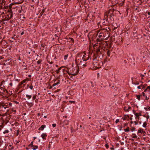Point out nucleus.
<instances>
[{"label": "nucleus", "mask_w": 150, "mask_h": 150, "mask_svg": "<svg viewBox=\"0 0 150 150\" xmlns=\"http://www.w3.org/2000/svg\"><path fill=\"white\" fill-rule=\"evenodd\" d=\"M114 9H110L109 12H106L105 13L104 20L108 21V23H112L114 21L113 18L112 17V13L110 12L114 11Z\"/></svg>", "instance_id": "nucleus-1"}, {"label": "nucleus", "mask_w": 150, "mask_h": 150, "mask_svg": "<svg viewBox=\"0 0 150 150\" xmlns=\"http://www.w3.org/2000/svg\"><path fill=\"white\" fill-rule=\"evenodd\" d=\"M8 14L6 15L5 16H4L3 18H4L3 19V21H8L12 18L13 17V11L11 9H9L8 10Z\"/></svg>", "instance_id": "nucleus-2"}, {"label": "nucleus", "mask_w": 150, "mask_h": 150, "mask_svg": "<svg viewBox=\"0 0 150 150\" xmlns=\"http://www.w3.org/2000/svg\"><path fill=\"white\" fill-rule=\"evenodd\" d=\"M69 75H72L73 76H75L77 75L78 73L79 72V69L74 68L72 71L71 72H70L69 71H66Z\"/></svg>", "instance_id": "nucleus-3"}, {"label": "nucleus", "mask_w": 150, "mask_h": 150, "mask_svg": "<svg viewBox=\"0 0 150 150\" xmlns=\"http://www.w3.org/2000/svg\"><path fill=\"white\" fill-rule=\"evenodd\" d=\"M8 107L7 106V105H0V111L1 112V113H3L5 112V113L7 112L8 110H6V109Z\"/></svg>", "instance_id": "nucleus-4"}, {"label": "nucleus", "mask_w": 150, "mask_h": 150, "mask_svg": "<svg viewBox=\"0 0 150 150\" xmlns=\"http://www.w3.org/2000/svg\"><path fill=\"white\" fill-rule=\"evenodd\" d=\"M78 69L83 68L86 66V63L85 62L82 61H81L77 64Z\"/></svg>", "instance_id": "nucleus-5"}, {"label": "nucleus", "mask_w": 150, "mask_h": 150, "mask_svg": "<svg viewBox=\"0 0 150 150\" xmlns=\"http://www.w3.org/2000/svg\"><path fill=\"white\" fill-rule=\"evenodd\" d=\"M80 54L82 55V61H83L85 62L88 60L89 59L88 56L85 54L84 53H82L81 54Z\"/></svg>", "instance_id": "nucleus-6"}, {"label": "nucleus", "mask_w": 150, "mask_h": 150, "mask_svg": "<svg viewBox=\"0 0 150 150\" xmlns=\"http://www.w3.org/2000/svg\"><path fill=\"white\" fill-rule=\"evenodd\" d=\"M82 56V55L80 54H77L76 59V62L77 64L79 62H80L81 61H82L80 57Z\"/></svg>", "instance_id": "nucleus-7"}, {"label": "nucleus", "mask_w": 150, "mask_h": 150, "mask_svg": "<svg viewBox=\"0 0 150 150\" xmlns=\"http://www.w3.org/2000/svg\"><path fill=\"white\" fill-rule=\"evenodd\" d=\"M64 67V66H62L59 68L57 70V73H58L61 71L63 72L64 71H65L64 69H63Z\"/></svg>", "instance_id": "nucleus-8"}, {"label": "nucleus", "mask_w": 150, "mask_h": 150, "mask_svg": "<svg viewBox=\"0 0 150 150\" xmlns=\"http://www.w3.org/2000/svg\"><path fill=\"white\" fill-rule=\"evenodd\" d=\"M5 92H7V90L3 87L0 88V93H3Z\"/></svg>", "instance_id": "nucleus-9"}, {"label": "nucleus", "mask_w": 150, "mask_h": 150, "mask_svg": "<svg viewBox=\"0 0 150 150\" xmlns=\"http://www.w3.org/2000/svg\"><path fill=\"white\" fill-rule=\"evenodd\" d=\"M47 136V134L45 133H42L41 135V137L43 140L46 139Z\"/></svg>", "instance_id": "nucleus-10"}, {"label": "nucleus", "mask_w": 150, "mask_h": 150, "mask_svg": "<svg viewBox=\"0 0 150 150\" xmlns=\"http://www.w3.org/2000/svg\"><path fill=\"white\" fill-rule=\"evenodd\" d=\"M138 133H141L144 134L146 133L143 130V129H140L138 131Z\"/></svg>", "instance_id": "nucleus-11"}, {"label": "nucleus", "mask_w": 150, "mask_h": 150, "mask_svg": "<svg viewBox=\"0 0 150 150\" xmlns=\"http://www.w3.org/2000/svg\"><path fill=\"white\" fill-rule=\"evenodd\" d=\"M112 4L113 5H114L115 4H117L118 3V0H112Z\"/></svg>", "instance_id": "nucleus-12"}, {"label": "nucleus", "mask_w": 150, "mask_h": 150, "mask_svg": "<svg viewBox=\"0 0 150 150\" xmlns=\"http://www.w3.org/2000/svg\"><path fill=\"white\" fill-rule=\"evenodd\" d=\"M46 126L45 125H42L39 129L42 130L44 129L45 127Z\"/></svg>", "instance_id": "nucleus-13"}, {"label": "nucleus", "mask_w": 150, "mask_h": 150, "mask_svg": "<svg viewBox=\"0 0 150 150\" xmlns=\"http://www.w3.org/2000/svg\"><path fill=\"white\" fill-rule=\"evenodd\" d=\"M131 108V107L130 106H128V108H127L126 107H124V110L125 111L128 112L129 110Z\"/></svg>", "instance_id": "nucleus-14"}, {"label": "nucleus", "mask_w": 150, "mask_h": 150, "mask_svg": "<svg viewBox=\"0 0 150 150\" xmlns=\"http://www.w3.org/2000/svg\"><path fill=\"white\" fill-rule=\"evenodd\" d=\"M103 36L104 37H105V36L104 35V34L103 33H100L99 34V35L98 36V37L99 38H101Z\"/></svg>", "instance_id": "nucleus-15"}, {"label": "nucleus", "mask_w": 150, "mask_h": 150, "mask_svg": "<svg viewBox=\"0 0 150 150\" xmlns=\"http://www.w3.org/2000/svg\"><path fill=\"white\" fill-rule=\"evenodd\" d=\"M31 147L33 148L32 149L33 150H35L37 149L38 148V146H36V145H35V146L33 145Z\"/></svg>", "instance_id": "nucleus-16"}, {"label": "nucleus", "mask_w": 150, "mask_h": 150, "mask_svg": "<svg viewBox=\"0 0 150 150\" xmlns=\"http://www.w3.org/2000/svg\"><path fill=\"white\" fill-rule=\"evenodd\" d=\"M100 49L99 48H98L96 49V53L98 55L99 54H100L101 53V52L100 51Z\"/></svg>", "instance_id": "nucleus-17"}, {"label": "nucleus", "mask_w": 150, "mask_h": 150, "mask_svg": "<svg viewBox=\"0 0 150 150\" xmlns=\"http://www.w3.org/2000/svg\"><path fill=\"white\" fill-rule=\"evenodd\" d=\"M136 116V118L139 117V116H141L142 115V114L140 113H136L134 114Z\"/></svg>", "instance_id": "nucleus-18"}, {"label": "nucleus", "mask_w": 150, "mask_h": 150, "mask_svg": "<svg viewBox=\"0 0 150 150\" xmlns=\"http://www.w3.org/2000/svg\"><path fill=\"white\" fill-rule=\"evenodd\" d=\"M26 97L28 98V99H30L32 97L31 95H26Z\"/></svg>", "instance_id": "nucleus-19"}, {"label": "nucleus", "mask_w": 150, "mask_h": 150, "mask_svg": "<svg viewBox=\"0 0 150 150\" xmlns=\"http://www.w3.org/2000/svg\"><path fill=\"white\" fill-rule=\"evenodd\" d=\"M26 79L24 80H23V81H22L20 83V85H22V84H23V83H25L26 82Z\"/></svg>", "instance_id": "nucleus-20"}, {"label": "nucleus", "mask_w": 150, "mask_h": 150, "mask_svg": "<svg viewBox=\"0 0 150 150\" xmlns=\"http://www.w3.org/2000/svg\"><path fill=\"white\" fill-rule=\"evenodd\" d=\"M124 131L125 132H129V127H127L126 129H124Z\"/></svg>", "instance_id": "nucleus-21"}, {"label": "nucleus", "mask_w": 150, "mask_h": 150, "mask_svg": "<svg viewBox=\"0 0 150 150\" xmlns=\"http://www.w3.org/2000/svg\"><path fill=\"white\" fill-rule=\"evenodd\" d=\"M132 135V137L133 138H137V136L135 135L134 134H133Z\"/></svg>", "instance_id": "nucleus-22"}, {"label": "nucleus", "mask_w": 150, "mask_h": 150, "mask_svg": "<svg viewBox=\"0 0 150 150\" xmlns=\"http://www.w3.org/2000/svg\"><path fill=\"white\" fill-rule=\"evenodd\" d=\"M147 125V124L146 122H144L143 125V127H145Z\"/></svg>", "instance_id": "nucleus-23"}, {"label": "nucleus", "mask_w": 150, "mask_h": 150, "mask_svg": "<svg viewBox=\"0 0 150 150\" xmlns=\"http://www.w3.org/2000/svg\"><path fill=\"white\" fill-rule=\"evenodd\" d=\"M104 38H101L100 39H98V38H97V40L98 41H102V40H104Z\"/></svg>", "instance_id": "nucleus-24"}, {"label": "nucleus", "mask_w": 150, "mask_h": 150, "mask_svg": "<svg viewBox=\"0 0 150 150\" xmlns=\"http://www.w3.org/2000/svg\"><path fill=\"white\" fill-rule=\"evenodd\" d=\"M33 141H32L31 142V143L29 144V146H33Z\"/></svg>", "instance_id": "nucleus-25"}, {"label": "nucleus", "mask_w": 150, "mask_h": 150, "mask_svg": "<svg viewBox=\"0 0 150 150\" xmlns=\"http://www.w3.org/2000/svg\"><path fill=\"white\" fill-rule=\"evenodd\" d=\"M42 62V60H41V59H40L39 60H38L37 62V63L38 64H40L41 62Z\"/></svg>", "instance_id": "nucleus-26"}, {"label": "nucleus", "mask_w": 150, "mask_h": 150, "mask_svg": "<svg viewBox=\"0 0 150 150\" xmlns=\"http://www.w3.org/2000/svg\"><path fill=\"white\" fill-rule=\"evenodd\" d=\"M9 132V131L8 130H5L4 132H3V133L4 134H5L6 133H8Z\"/></svg>", "instance_id": "nucleus-27"}, {"label": "nucleus", "mask_w": 150, "mask_h": 150, "mask_svg": "<svg viewBox=\"0 0 150 150\" xmlns=\"http://www.w3.org/2000/svg\"><path fill=\"white\" fill-rule=\"evenodd\" d=\"M68 57V54H66L64 56V59L66 60Z\"/></svg>", "instance_id": "nucleus-28"}, {"label": "nucleus", "mask_w": 150, "mask_h": 150, "mask_svg": "<svg viewBox=\"0 0 150 150\" xmlns=\"http://www.w3.org/2000/svg\"><path fill=\"white\" fill-rule=\"evenodd\" d=\"M137 97L138 100H139L140 99V95H137Z\"/></svg>", "instance_id": "nucleus-29"}, {"label": "nucleus", "mask_w": 150, "mask_h": 150, "mask_svg": "<svg viewBox=\"0 0 150 150\" xmlns=\"http://www.w3.org/2000/svg\"><path fill=\"white\" fill-rule=\"evenodd\" d=\"M119 121V119H117L115 121V123H117Z\"/></svg>", "instance_id": "nucleus-30"}, {"label": "nucleus", "mask_w": 150, "mask_h": 150, "mask_svg": "<svg viewBox=\"0 0 150 150\" xmlns=\"http://www.w3.org/2000/svg\"><path fill=\"white\" fill-rule=\"evenodd\" d=\"M45 45L44 44H42L41 45V46L43 48H44L45 47Z\"/></svg>", "instance_id": "nucleus-31"}, {"label": "nucleus", "mask_w": 150, "mask_h": 150, "mask_svg": "<svg viewBox=\"0 0 150 150\" xmlns=\"http://www.w3.org/2000/svg\"><path fill=\"white\" fill-rule=\"evenodd\" d=\"M52 126L53 127H54L56 126V124H52Z\"/></svg>", "instance_id": "nucleus-32"}, {"label": "nucleus", "mask_w": 150, "mask_h": 150, "mask_svg": "<svg viewBox=\"0 0 150 150\" xmlns=\"http://www.w3.org/2000/svg\"><path fill=\"white\" fill-rule=\"evenodd\" d=\"M105 146L107 149L109 147V146L107 144H105Z\"/></svg>", "instance_id": "nucleus-33"}, {"label": "nucleus", "mask_w": 150, "mask_h": 150, "mask_svg": "<svg viewBox=\"0 0 150 150\" xmlns=\"http://www.w3.org/2000/svg\"><path fill=\"white\" fill-rule=\"evenodd\" d=\"M107 54L108 56H110V52L109 51H108L107 52Z\"/></svg>", "instance_id": "nucleus-34"}, {"label": "nucleus", "mask_w": 150, "mask_h": 150, "mask_svg": "<svg viewBox=\"0 0 150 150\" xmlns=\"http://www.w3.org/2000/svg\"><path fill=\"white\" fill-rule=\"evenodd\" d=\"M36 96H33V100H34L35 99H36Z\"/></svg>", "instance_id": "nucleus-35"}, {"label": "nucleus", "mask_w": 150, "mask_h": 150, "mask_svg": "<svg viewBox=\"0 0 150 150\" xmlns=\"http://www.w3.org/2000/svg\"><path fill=\"white\" fill-rule=\"evenodd\" d=\"M30 88L31 89H33V86L32 85L30 86Z\"/></svg>", "instance_id": "nucleus-36"}, {"label": "nucleus", "mask_w": 150, "mask_h": 150, "mask_svg": "<svg viewBox=\"0 0 150 150\" xmlns=\"http://www.w3.org/2000/svg\"><path fill=\"white\" fill-rule=\"evenodd\" d=\"M24 33L23 31L22 32H21V35H23V34H24Z\"/></svg>", "instance_id": "nucleus-37"}, {"label": "nucleus", "mask_w": 150, "mask_h": 150, "mask_svg": "<svg viewBox=\"0 0 150 150\" xmlns=\"http://www.w3.org/2000/svg\"><path fill=\"white\" fill-rule=\"evenodd\" d=\"M146 88L147 89H149V90L150 89V86H148Z\"/></svg>", "instance_id": "nucleus-38"}, {"label": "nucleus", "mask_w": 150, "mask_h": 150, "mask_svg": "<svg viewBox=\"0 0 150 150\" xmlns=\"http://www.w3.org/2000/svg\"><path fill=\"white\" fill-rule=\"evenodd\" d=\"M149 98L147 97L146 96V100H148L149 99Z\"/></svg>", "instance_id": "nucleus-39"}, {"label": "nucleus", "mask_w": 150, "mask_h": 150, "mask_svg": "<svg viewBox=\"0 0 150 150\" xmlns=\"http://www.w3.org/2000/svg\"><path fill=\"white\" fill-rule=\"evenodd\" d=\"M134 123H135V125H137V124H138V123H137V122H136V121H135V122H134Z\"/></svg>", "instance_id": "nucleus-40"}, {"label": "nucleus", "mask_w": 150, "mask_h": 150, "mask_svg": "<svg viewBox=\"0 0 150 150\" xmlns=\"http://www.w3.org/2000/svg\"><path fill=\"white\" fill-rule=\"evenodd\" d=\"M9 85L11 86H12V82H11L9 83Z\"/></svg>", "instance_id": "nucleus-41"}, {"label": "nucleus", "mask_w": 150, "mask_h": 150, "mask_svg": "<svg viewBox=\"0 0 150 150\" xmlns=\"http://www.w3.org/2000/svg\"><path fill=\"white\" fill-rule=\"evenodd\" d=\"M137 88L139 89H140L141 88V86H138Z\"/></svg>", "instance_id": "nucleus-42"}, {"label": "nucleus", "mask_w": 150, "mask_h": 150, "mask_svg": "<svg viewBox=\"0 0 150 150\" xmlns=\"http://www.w3.org/2000/svg\"><path fill=\"white\" fill-rule=\"evenodd\" d=\"M57 85V84H56V83H54V84H53V85H52V86H55L56 85Z\"/></svg>", "instance_id": "nucleus-43"}, {"label": "nucleus", "mask_w": 150, "mask_h": 150, "mask_svg": "<svg viewBox=\"0 0 150 150\" xmlns=\"http://www.w3.org/2000/svg\"><path fill=\"white\" fill-rule=\"evenodd\" d=\"M70 102H71V103H75V101H69Z\"/></svg>", "instance_id": "nucleus-44"}, {"label": "nucleus", "mask_w": 150, "mask_h": 150, "mask_svg": "<svg viewBox=\"0 0 150 150\" xmlns=\"http://www.w3.org/2000/svg\"><path fill=\"white\" fill-rule=\"evenodd\" d=\"M3 58V57L1 56H0V59H1Z\"/></svg>", "instance_id": "nucleus-45"}, {"label": "nucleus", "mask_w": 150, "mask_h": 150, "mask_svg": "<svg viewBox=\"0 0 150 150\" xmlns=\"http://www.w3.org/2000/svg\"><path fill=\"white\" fill-rule=\"evenodd\" d=\"M107 30V29H106L105 30V29H104V30H106V33H107L108 34V31H107V30Z\"/></svg>", "instance_id": "nucleus-46"}, {"label": "nucleus", "mask_w": 150, "mask_h": 150, "mask_svg": "<svg viewBox=\"0 0 150 150\" xmlns=\"http://www.w3.org/2000/svg\"><path fill=\"white\" fill-rule=\"evenodd\" d=\"M15 103L16 104H18L19 103L18 102H17V101H15Z\"/></svg>", "instance_id": "nucleus-47"}, {"label": "nucleus", "mask_w": 150, "mask_h": 150, "mask_svg": "<svg viewBox=\"0 0 150 150\" xmlns=\"http://www.w3.org/2000/svg\"><path fill=\"white\" fill-rule=\"evenodd\" d=\"M149 117V116H147L146 117V119H148Z\"/></svg>", "instance_id": "nucleus-48"}, {"label": "nucleus", "mask_w": 150, "mask_h": 150, "mask_svg": "<svg viewBox=\"0 0 150 150\" xmlns=\"http://www.w3.org/2000/svg\"><path fill=\"white\" fill-rule=\"evenodd\" d=\"M71 39V40L72 41V42H74V40L73 39V38H70Z\"/></svg>", "instance_id": "nucleus-49"}, {"label": "nucleus", "mask_w": 150, "mask_h": 150, "mask_svg": "<svg viewBox=\"0 0 150 150\" xmlns=\"http://www.w3.org/2000/svg\"><path fill=\"white\" fill-rule=\"evenodd\" d=\"M147 88H146V89H145V90H144V92H146V91H147Z\"/></svg>", "instance_id": "nucleus-50"}, {"label": "nucleus", "mask_w": 150, "mask_h": 150, "mask_svg": "<svg viewBox=\"0 0 150 150\" xmlns=\"http://www.w3.org/2000/svg\"><path fill=\"white\" fill-rule=\"evenodd\" d=\"M72 129H73V128H72V127H71V132H73V130H72Z\"/></svg>", "instance_id": "nucleus-51"}, {"label": "nucleus", "mask_w": 150, "mask_h": 150, "mask_svg": "<svg viewBox=\"0 0 150 150\" xmlns=\"http://www.w3.org/2000/svg\"><path fill=\"white\" fill-rule=\"evenodd\" d=\"M122 119L123 120H126V118L125 117H123Z\"/></svg>", "instance_id": "nucleus-52"}, {"label": "nucleus", "mask_w": 150, "mask_h": 150, "mask_svg": "<svg viewBox=\"0 0 150 150\" xmlns=\"http://www.w3.org/2000/svg\"><path fill=\"white\" fill-rule=\"evenodd\" d=\"M142 93V94H143V96H145V93H144L143 92V93Z\"/></svg>", "instance_id": "nucleus-53"}, {"label": "nucleus", "mask_w": 150, "mask_h": 150, "mask_svg": "<svg viewBox=\"0 0 150 150\" xmlns=\"http://www.w3.org/2000/svg\"><path fill=\"white\" fill-rule=\"evenodd\" d=\"M147 14L148 15H150V12H148V13H147Z\"/></svg>", "instance_id": "nucleus-54"}, {"label": "nucleus", "mask_w": 150, "mask_h": 150, "mask_svg": "<svg viewBox=\"0 0 150 150\" xmlns=\"http://www.w3.org/2000/svg\"><path fill=\"white\" fill-rule=\"evenodd\" d=\"M9 105L10 106H11V105H12V103H9Z\"/></svg>", "instance_id": "nucleus-55"}, {"label": "nucleus", "mask_w": 150, "mask_h": 150, "mask_svg": "<svg viewBox=\"0 0 150 150\" xmlns=\"http://www.w3.org/2000/svg\"><path fill=\"white\" fill-rule=\"evenodd\" d=\"M133 122H133V121H131V122H130V123H131V124H132V123H133Z\"/></svg>", "instance_id": "nucleus-56"}, {"label": "nucleus", "mask_w": 150, "mask_h": 150, "mask_svg": "<svg viewBox=\"0 0 150 150\" xmlns=\"http://www.w3.org/2000/svg\"><path fill=\"white\" fill-rule=\"evenodd\" d=\"M130 119L131 120H132V117H131L130 118Z\"/></svg>", "instance_id": "nucleus-57"}, {"label": "nucleus", "mask_w": 150, "mask_h": 150, "mask_svg": "<svg viewBox=\"0 0 150 150\" xmlns=\"http://www.w3.org/2000/svg\"><path fill=\"white\" fill-rule=\"evenodd\" d=\"M44 117L45 118H47V116H44Z\"/></svg>", "instance_id": "nucleus-58"}, {"label": "nucleus", "mask_w": 150, "mask_h": 150, "mask_svg": "<svg viewBox=\"0 0 150 150\" xmlns=\"http://www.w3.org/2000/svg\"><path fill=\"white\" fill-rule=\"evenodd\" d=\"M33 138L34 139V140H35V139H36V137H33Z\"/></svg>", "instance_id": "nucleus-59"}, {"label": "nucleus", "mask_w": 150, "mask_h": 150, "mask_svg": "<svg viewBox=\"0 0 150 150\" xmlns=\"http://www.w3.org/2000/svg\"><path fill=\"white\" fill-rule=\"evenodd\" d=\"M141 86H142V87L143 88H144V86H143V85H141Z\"/></svg>", "instance_id": "nucleus-60"}, {"label": "nucleus", "mask_w": 150, "mask_h": 150, "mask_svg": "<svg viewBox=\"0 0 150 150\" xmlns=\"http://www.w3.org/2000/svg\"><path fill=\"white\" fill-rule=\"evenodd\" d=\"M12 111L13 112H15L16 111V110H12Z\"/></svg>", "instance_id": "nucleus-61"}, {"label": "nucleus", "mask_w": 150, "mask_h": 150, "mask_svg": "<svg viewBox=\"0 0 150 150\" xmlns=\"http://www.w3.org/2000/svg\"><path fill=\"white\" fill-rule=\"evenodd\" d=\"M144 109H145L146 110H147V109L146 108H144Z\"/></svg>", "instance_id": "nucleus-62"}, {"label": "nucleus", "mask_w": 150, "mask_h": 150, "mask_svg": "<svg viewBox=\"0 0 150 150\" xmlns=\"http://www.w3.org/2000/svg\"><path fill=\"white\" fill-rule=\"evenodd\" d=\"M50 63V64H52V62H51Z\"/></svg>", "instance_id": "nucleus-63"}, {"label": "nucleus", "mask_w": 150, "mask_h": 150, "mask_svg": "<svg viewBox=\"0 0 150 150\" xmlns=\"http://www.w3.org/2000/svg\"><path fill=\"white\" fill-rule=\"evenodd\" d=\"M148 109L150 110V107L148 108Z\"/></svg>", "instance_id": "nucleus-64"}]
</instances>
